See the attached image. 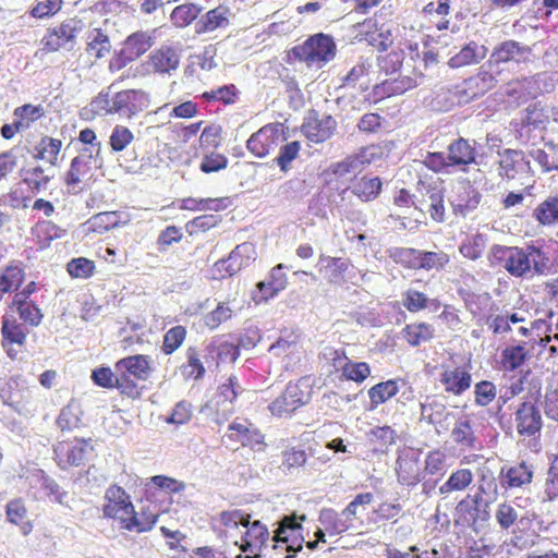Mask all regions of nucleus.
<instances>
[{"label":"nucleus","mask_w":558,"mask_h":558,"mask_svg":"<svg viewBox=\"0 0 558 558\" xmlns=\"http://www.w3.org/2000/svg\"><path fill=\"white\" fill-rule=\"evenodd\" d=\"M11 307L16 311L22 323L32 328L38 327L44 319L41 308L32 300H12Z\"/></svg>","instance_id":"obj_38"},{"label":"nucleus","mask_w":558,"mask_h":558,"mask_svg":"<svg viewBox=\"0 0 558 558\" xmlns=\"http://www.w3.org/2000/svg\"><path fill=\"white\" fill-rule=\"evenodd\" d=\"M180 64V54L171 46H161L150 52L147 59V65L154 73L169 74L178 69Z\"/></svg>","instance_id":"obj_21"},{"label":"nucleus","mask_w":558,"mask_h":558,"mask_svg":"<svg viewBox=\"0 0 558 558\" xmlns=\"http://www.w3.org/2000/svg\"><path fill=\"white\" fill-rule=\"evenodd\" d=\"M481 194L470 185L460 186L451 199V206L456 216L465 217L477 208Z\"/></svg>","instance_id":"obj_33"},{"label":"nucleus","mask_w":558,"mask_h":558,"mask_svg":"<svg viewBox=\"0 0 558 558\" xmlns=\"http://www.w3.org/2000/svg\"><path fill=\"white\" fill-rule=\"evenodd\" d=\"M371 373L372 369L368 363L355 362L348 359V362L344 364L343 373L340 375V379L361 385L371 376Z\"/></svg>","instance_id":"obj_60"},{"label":"nucleus","mask_w":558,"mask_h":558,"mask_svg":"<svg viewBox=\"0 0 558 558\" xmlns=\"http://www.w3.org/2000/svg\"><path fill=\"white\" fill-rule=\"evenodd\" d=\"M151 37L145 32H136L128 36L124 41V48L122 50V53H125L126 56L120 57V59L123 60L117 65L116 69L120 70L126 64V62L140 58L151 47Z\"/></svg>","instance_id":"obj_26"},{"label":"nucleus","mask_w":558,"mask_h":558,"mask_svg":"<svg viewBox=\"0 0 558 558\" xmlns=\"http://www.w3.org/2000/svg\"><path fill=\"white\" fill-rule=\"evenodd\" d=\"M257 258L256 247L251 242L236 245L226 258H220L210 268L213 280L230 278L248 267Z\"/></svg>","instance_id":"obj_5"},{"label":"nucleus","mask_w":558,"mask_h":558,"mask_svg":"<svg viewBox=\"0 0 558 558\" xmlns=\"http://www.w3.org/2000/svg\"><path fill=\"white\" fill-rule=\"evenodd\" d=\"M533 217L542 226L558 223V196H548L533 211Z\"/></svg>","instance_id":"obj_47"},{"label":"nucleus","mask_w":558,"mask_h":558,"mask_svg":"<svg viewBox=\"0 0 558 558\" xmlns=\"http://www.w3.org/2000/svg\"><path fill=\"white\" fill-rule=\"evenodd\" d=\"M448 159L451 167L470 166L476 160V149L468 140L459 137L448 146Z\"/></svg>","instance_id":"obj_31"},{"label":"nucleus","mask_w":558,"mask_h":558,"mask_svg":"<svg viewBox=\"0 0 558 558\" xmlns=\"http://www.w3.org/2000/svg\"><path fill=\"white\" fill-rule=\"evenodd\" d=\"M286 141L281 123H268L253 133L246 141L247 150L256 158H265Z\"/></svg>","instance_id":"obj_8"},{"label":"nucleus","mask_w":558,"mask_h":558,"mask_svg":"<svg viewBox=\"0 0 558 558\" xmlns=\"http://www.w3.org/2000/svg\"><path fill=\"white\" fill-rule=\"evenodd\" d=\"M515 428L522 437H534L541 432L543 421L539 410L532 402H522L514 412Z\"/></svg>","instance_id":"obj_16"},{"label":"nucleus","mask_w":558,"mask_h":558,"mask_svg":"<svg viewBox=\"0 0 558 558\" xmlns=\"http://www.w3.org/2000/svg\"><path fill=\"white\" fill-rule=\"evenodd\" d=\"M488 49L485 45L476 41H470L464 45L454 56H452L448 65L451 69H459L468 65L478 64L487 56Z\"/></svg>","instance_id":"obj_24"},{"label":"nucleus","mask_w":558,"mask_h":558,"mask_svg":"<svg viewBox=\"0 0 558 558\" xmlns=\"http://www.w3.org/2000/svg\"><path fill=\"white\" fill-rule=\"evenodd\" d=\"M302 144L299 141L288 142L279 147V153L274 159L279 169L287 173L292 168V162L299 157Z\"/></svg>","instance_id":"obj_53"},{"label":"nucleus","mask_w":558,"mask_h":558,"mask_svg":"<svg viewBox=\"0 0 558 558\" xmlns=\"http://www.w3.org/2000/svg\"><path fill=\"white\" fill-rule=\"evenodd\" d=\"M355 38L359 41L367 43L379 51H386L393 44L391 27L373 17L365 19L356 25Z\"/></svg>","instance_id":"obj_9"},{"label":"nucleus","mask_w":558,"mask_h":558,"mask_svg":"<svg viewBox=\"0 0 558 558\" xmlns=\"http://www.w3.org/2000/svg\"><path fill=\"white\" fill-rule=\"evenodd\" d=\"M202 8L194 3H183L175 7L171 14V23L179 28L191 25L201 14Z\"/></svg>","instance_id":"obj_51"},{"label":"nucleus","mask_w":558,"mask_h":558,"mask_svg":"<svg viewBox=\"0 0 558 558\" xmlns=\"http://www.w3.org/2000/svg\"><path fill=\"white\" fill-rule=\"evenodd\" d=\"M83 411L78 402L71 400L60 412L57 425L61 430H73L82 424Z\"/></svg>","instance_id":"obj_48"},{"label":"nucleus","mask_w":558,"mask_h":558,"mask_svg":"<svg viewBox=\"0 0 558 558\" xmlns=\"http://www.w3.org/2000/svg\"><path fill=\"white\" fill-rule=\"evenodd\" d=\"M435 302L416 289L409 288L402 293V305L410 313H418L429 307Z\"/></svg>","instance_id":"obj_56"},{"label":"nucleus","mask_w":558,"mask_h":558,"mask_svg":"<svg viewBox=\"0 0 558 558\" xmlns=\"http://www.w3.org/2000/svg\"><path fill=\"white\" fill-rule=\"evenodd\" d=\"M415 208L421 213H428L434 221L444 222L446 209L442 191L435 187L427 189L423 198L417 202V205H415Z\"/></svg>","instance_id":"obj_30"},{"label":"nucleus","mask_w":558,"mask_h":558,"mask_svg":"<svg viewBox=\"0 0 558 558\" xmlns=\"http://www.w3.org/2000/svg\"><path fill=\"white\" fill-rule=\"evenodd\" d=\"M287 287V276L282 271V265L275 266L269 274L267 281L257 283L258 294L255 296L256 302H266L276 296Z\"/></svg>","instance_id":"obj_27"},{"label":"nucleus","mask_w":558,"mask_h":558,"mask_svg":"<svg viewBox=\"0 0 558 558\" xmlns=\"http://www.w3.org/2000/svg\"><path fill=\"white\" fill-rule=\"evenodd\" d=\"M160 513L161 510L147 499L145 504L141 505L138 511L133 509L124 531L136 534L150 532L156 526Z\"/></svg>","instance_id":"obj_17"},{"label":"nucleus","mask_w":558,"mask_h":558,"mask_svg":"<svg viewBox=\"0 0 558 558\" xmlns=\"http://www.w3.org/2000/svg\"><path fill=\"white\" fill-rule=\"evenodd\" d=\"M447 460V453L440 448L428 451L424 460V473L430 476H444L448 470Z\"/></svg>","instance_id":"obj_50"},{"label":"nucleus","mask_w":558,"mask_h":558,"mask_svg":"<svg viewBox=\"0 0 558 558\" xmlns=\"http://www.w3.org/2000/svg\"><path fill=\"white\" fill-rule=\"evenodd\" d=\"M229 8L218 5L204 15L195 24V33L198 35L211 33L218 28H225L229 25Z\"/></svg>","instance_id":"obj_29"},{"label":"nucleus","mask_w":558,"mask_h":558,"mask_svg":"<svg viewBox=\"0 0 558 558\" xmlns=\"http://www.w3.org/2000/svg\"><path fill=\"white\" fill-rule=\"evenodd\" d=\"M25 280V269L21 262H11L0 271V286L11 293L17 291Z\"/></svg>","instance_id":"obj_40"},{"label":"nucleus","mask_w":558,"mask_h":558,"mask_svg":"<svg viewBox=\"0 0 558 558\" xmlns=\"http://www.w3.org/2000/svg\"><path fill=\"white\" fill-rule=\"evenodd\" d=\"M187 330L182 325L171 327L166 331L162 339L161 351L166 355L175 352L186 339Z\"/></svg>","instance_id":"obj_64"},{"label":"nucleus","mask_w":558,"mask_h":558,"mask_svg":"<svg viewBox=\"0 0 558 558\" xmlns=\"http://www.w3.org/2000/svg\"><path fill=\"white\" fill-rule=\"evenodd\" d=\"M489 260L492 265L501 266L508 274L517 278H523L531 274L526 246L496 244L490 250Z\"/></svg>","instance_id":"obj_6"},{"label":"nucleus","mask_w":558,"mask_h":558,"mask_svg":"<svg viewBox=\"0 0 558 558\" xmlns=\"http://www.w3.org/2000/svg\"><path fill=\"white\" fill-rule=\"evenodd\" d=\"M495 85V76L481 68L476 74L463 81V93L466 98H476L494 88Z\"/></svg>","instance_id":"obj_32"},{"label":"nucleus","mask_w":558,"mask_h":558,"mask_svg":"<svg viewBox=\"0 0 558 558\" xmlns=\"http://www.w3.org/2000/svg\"><path fill=\"white\" fill-rule=\"evenodd\" d=\"M423 474L424 470L418 453L412 449L399 451L396 460V475L400 485L416 486L423 480Z\"/></svg>","instance_id":"obj_12"},{"label":"nucleus","mask_w":558,"mask_h":558,"mask_svg":"<svg viewBox=\"0 0 558 558\" xmlns=\"http://www.w3.org/2000/svg\"><path fill=\"white\" fill-rule=\"evenodd\" d=\"M533 469L525 461L515 465L502 466L499 473L500 486L505 490L521 488L533 481Z\"/></svg>","instance_id":"obj_18"},{"label":"nucleus","mask_w":558,"mask_h":558,"mask_svg":"<svg viewBox=\"0 0 558 558\" xmlns=\"http://www.w3.org/2000/svg\"><path fill=\"white\" fill-rule=\"evenodd\" d=\"M62 147V142L59 138L43 136L34 147V158L44 160L51 166H54L58 160Z\"/></svg>","instance_id":"obj_43"},{"label":"nucleus","mask_w":558,"mask_h":558,"mask_svg":"<svg viewBox=\"0 0 558 558\" xmlns=\"http://www.w3.org/2000/svg\"><path fill=\"white\" fill-rule=\"evenodd\" d=\"M23 325L24 324L19 323L14 317H2V347L12 360L17 357V354L26 344L27 331Z\"/></svg>","instance_id":"obj_13"},{"label":"nucleus","mask_w":558,"mask_h":558,"mask_svg":"<svg viewBox=\"0 0 558 558\" xmlns=\"http://www.w3.org/2000/svg\"><path fill=\"white\" fill-rule=\"evenodd\" d=\"M486 247V239L482 233L468 236L459 246L460 254L470 260H477L482 257Z\"/></svg>","instance_id":"obj_62"},{"label":"nucleus","mask_w":558,"mask_h":558,"mask_svg":"<svg viewBox=\"0 0 558 558\" xmlns=\"http://www.w3.org/2000/svg\"><path fill=\"white\" fill-rule=\"evenodd\" d=\"M185 488V484L181 481H178L173 477H169L166 475H155L149 478L147 484L146 492L151 496H155L156 493L153 489H160L169 495L177 494L182 492Z\"/></svg>","instance_id":"obj_61"},{"label":"nucleus","mask_w":558,"mask_h":558,"mask_svg":"<svg viewBox=\"0 0 558 558\" xmlns=\"http://www.w3.org/2000/svg\"><path fill=\"white\" fill-rule=\"evenodd\" d=\"M527 355L529 352L523 344L506 347L500 355L501 368L508 372L515 371L525 363Z\"/></svg>","instance_id":"obj_46"},{"label":"nucleus","mask_w":558,"mask_h":558,"mask_svg":"<svg viewBox=\"0 0 558 558\" xmlns=\"http://www.w3.org/2000/svg\"><path fill=\"white\" fill-rule=\"evenodd\" d=\"M207 102L219 101L225 106L235 104L239 97V90L234 84L223 85L217 89L204 92L201 96Z\"/></svg>","instance_id":"obj_63"},{"label":"nucleus","mask_w":558,"mask_h":558,"mask_svg":"<svg viewBox=\"0 0 558 558\" xmlns=\"http://www.w3.org/2000/svg\"><path fill=\"white\" fill-rule=\"evenodd\" d=\"M110 51L111 41L104 29L95 27L86 33L84 52L92 62L109 56Z\"/></svg>","instance_id":"obj_23"},{"label":"nucleus","mask_w":558,"mask_h":558,"mask_svg":"<svg viewBox=\"0 0 558 558\" xmlns=\"http://www.w3.org/2000/svg\"><path fill=\"white\" fill-rule=\"evenodd\" d=\"M227 438L253 450H262L265 447V435L252 422L246 420L243 423L236 420L230 423Z\"/></svg>","instance_id":"obj_14"},{"label":"nucleus","mask_w":558,"mask_h":558,"mask_svg":"<svg viewBox=\"0 0 558 558\" xmlns=\"http://www.w3.org/2000/svg\"><path fill=\"white\" fill-rule=\"evenodd\" d=\"M93 451L92 439L74 438L60 441L54 447L56 459L61 468L83 464Z\"/></svg>","instance_id":"obj_10"},{"label":"nucleus","mask_w":558,"mask_h":558,"mask_svg":"<svg viewBox=\"0 0 558 558\" xmlns=\"http://www.w3.org/2000/svg\"><path fill=\"white\" fill-rule=\"evenodd\" d=\"M7 521L20 527L23 535L33 531V523L28 520V510L22 498H14L5 506Z\"/></svg>","instance_id":"obj_37"},{"label":"nucleus","mask_w":558,"mask_h":558,"mask_svg":"<svg viewBox=\"0 0 558 558\" xmlns=\"http://www.w3.org/2000/svg\"><path fill=\"white\" fill-rule=\"evenodd\" d=\"M90 159V155H80L72 159L70 169L64 177V183L68 187L75 189L78 184L85 183L92 178Z\"/></svg>","instance_id":"obj_36"},{"label":"nucleus","mask_w":558,"mask_h":558,"mask_svg":"<svg viewBox=\"0 0 558 558\" xmlns=\"http://www.w3.org/2000/svg\"><path fill=\"white\" fill-rule=\"evenodd\" d=\"M389 257L398 265L418 270L421 251L412 247H392L388 251Z\"/></svg>","instance_id":"obj_54"},{"label":"nucleus","mask_w":558,"mask_h":558,"mask_svg":"<svg viewBox=\"0 0 558 558\" xmlns=\"http://www.w3.org/2000/svg\"><path fill=\"white\" fill-rule=\"evenodd\" d=\"M319 521L324 531L330 535H338L348 531L352 525L351 522L342 514L333 509H325L320 512Z\"/></svg>","instance_id":"obj_44"},{"label":"nucleus","mask_w":558,"mask_h":558,"mask_svg":"<svg viewBox=\"0 0 558 558\" xmlns=\"http://www.w3.org/2000/svg\"><path fill=\"white\" fill-rule=\"evenodd\" d=\"M383 183L379 178L363 177L353 185L352 193L363 202L375 199L381 192Z\"/></svg>","instance_id":"obj_52"},{"label":"nucleus","mask_w":558,"mask_h":558,"mask_svg":"<svg viewBox=\"0 0 558 558\" xmlns=\"http://www.w3.org/2000/svg\"><path fill=\"white\" fill-rule=\"evenodd\" d=\"M244 527L245 532L241 536V542H235V544H239L243 553L251 554V556L246 558H257L260 556L263 547L270 538L268 529L258 520L252 523L248 521V524H245Z\"/></svg>","instance_id":"obj_15"},{"label":"nucleus","mask_w":558,"mask_h":558,"mask_svg":"<svg viewBox=\"0 0 558 558\" xmlns=\"http://www.w3.org/2000/svg\"><path fill=\"white\" fill-rule=\"evenodd\" d=\"M337 53V46L330 35L317 33L311 35L302 44L292 47L289 51L290 60H298L308 68H323L331 61Z\"/></svg>","instance_id":"obj_2"},{"label":"nucleus","mask_w":558,"mask_h":558,"mask_svg":"<svg viewBox=\"0 0 558 558\" xmlns=\"http://www.w3.org/2000/svg\"><path fill=\"white\" fill-rule=\"evenodd\" d=\"M526 251L531 274L546 276L558 272V242L537 240L527 244Z\"/></svg>","instance_id":"obj_7"},{"label":"nucleus","mask_w":558,"mask_h":558,"mask_svg":"<svg viewBox=\"0 0 558 558\" xmlns=\"http://www.w3.org/2000/svg\"><path fill=\"white\" fill-rule=\"evenodd\" d=\"M114 369L125 372L137 380H146L153 371L151 359L144 354L130 355L119 360Z\"/></svg>","instance_id":"obj_25"},{"label":"nucleus","mask_w":558,"mask_h":558,"mask_svg":"<svg viewBox=\"0 0 558 558\" xmlns=\"http://www.w3.org/2000/svg\"><path fill=\"white\" fill-rule=\"evenodd\" d=\"M305 515H284L271 537L272 549L283 558H294L304 544L303 521Z\"/></svg>","instance_id":"obj_4"},{"label":"nucleus","mask_w":558,"mask_h":558,"mask_svg":"<svg viewBox=\"0 0 558 558\" xmlns=\"http://www.w3.org/2000/svg\"><path fill=\"white\" fill-rule=\"evenodd\" d=\"M74 37L73 29L68 24L51 29L44 38L45 47L50 51H56L66 45Z\"/></svg>","instance_id":"obj_59"},{"label":"nucleus","mask_w":558,"mask_h":558,"mask_svg":"<svg viewBox=\"0 0 558 558\" xmlns=\"http://www.w3.org/2000/svg\"><path fill=\"white\" fill-rule=\"evenodd\" d=\"M399 381L401 378L388 379L372 386L368 391L369 410H376L379 405L386 403L399 392Z\"/></svg>","instance_id":"obj_34"},{"label":"nucleus","mask_w":558,"mask_h":558,"mask_svg":"<svg viewBox=\"0 0 558 558\" xmlns=\"http://www.w3.org/2000/svg\"><path fill=\"white\" fill-rule=\"evenodd\" d=\"M531 54V48L523 46L515 40H505L497 45L490 54L489 63L501 64L508 62L520 63L525 61Z\"/></svg>","instance_id":"obj_19"},{"label":"nucleus","mask_w":558,"mask_h":558,"mask_svg":"<svg viewBox=\"0 0 558 558\" xmlns=\"http://www.w3.org/2000/svg\"><path fill=\"white\" fill-rule=\"evenodd\" d=\"M93 104L98 112L131 119L148 109L150 96L143 89H123L113 94L101 93Z\"/></svg>","instance_id":"obj_1"},{"label":"nucleus","mask_w":558,"mask_h":558,"mask_svg":"<svg viewBox=\"0 0 558 558\" xmlns=\"http://www.w3.org/2000/svg\"><path fill=\"white\" fill-rule=\"evenodd\" d=\"M417 86L415 78L411 76H399L391 80H385L374 86V96L377 100L399 96Z\"/></svg>","instance_id":"obj_28"},{"label":"nucleus","mask_w":558,"mask_h":558,"mask_svg":"<svg viewBox=\"0 0 558 558\" xmlns=\"http://www.w3.org/2000/svg\"><path fill=\"white\" fill-rule=\"evenodd\" d=\"M63 233V229L48 220L37 222L33 228V235L41 248L48 247L51 241L61 238Z\"/></svg>","instance_id":"obj_49"},{"label":"nucleus","mask_w":558,"mask_h":558,"mask_svg":"<svg viewBox=\"0 0 558 558\" xmlns=\"http://www.w3.org/2000/svg\"><path fill=\"white\" fill-rule=\"evenodd\" d=\"M401 335L411 347H418L434 337V328L428 323H413L405 325Z\"/></svg>","instance_id":"obj_42"},{"label":"nucleus","mask_w":558,"mask_h":558,"mask_svg":"<svg viewBox=\"0 0 558 558\" xmlns=\"http://www.w3.org/2000/svg\"><path fill=\"white\" fill-rule=\"evenodd\" d=\"M132 502L130 494L120 485L111 484L106 489L102 504V515L108 519L112 514Z\"/></svg>","instance_id":"obj_35"},{"label":"nucleus","mask_w":558,"mask_h":558,"mask_svg":"<svg viewBox=\"0 0 558 558\" xmlns=\"http://www.w3.org/2000/svg\"><path fill=\"white\" fill-rule=\"evenodd\" d=\"M373 149H375V146L363 147L357 155L348 156L345 159L331 165L332 173L343 175L354 170L359 163L371 162L374 159V154L371 153Z\"/></svg>","instance_id":"obj_45"},{"label":"nucleus","mask_w":558,"mask_h":558,"mask_svg":"<svg viewBox=\"0 0 558 558\" xmlns=\"http://www.w3.org/2000/svg\"><path fill=\"white\" fill-rule=\"evenodd\" d=\"M65 269L72 279H89L96 272V265L87 257H74L66 263Z\"/></svg>","instance_id":"obj_57"},{"label":"nucleus","mask_w":558,"mask_h":558,"mask_svg":"<svg viewBox=\"0 0 558 558\" xmlns=\"http://www.w3.org/2000/svg\"><path fill=\"white\" fill-rule=\"evenodd\" d=\"M313 389L314 378L311 375L291 380L287 384L281 395L268 405V410L277 417L291 415L310 402Z\"/></svg>","instance_id":"obj_3"},{"label":"nucleus","mask_w":558,"mask_h":558,"mask_svg":"<svg viewBox=\"0 0 558 558\" xmlns=\"http://www.w3.org/2000/svg\"><path fill=\"white\" fill-rule=\"evenodd\" d=\"M450 437L461 451L476 449L478 439L473 429L470 415H462L454 422Z\"/></svg>","instance_id":"obj_22"},{"label":"nucleus","mask_w":558,"mask_h":558,"mask_svg":"<svg viewBox=\"0 0 558 558\" xmlns=\"http://www.w3.org/2000/svg\"><path fill=\"white\" fill-rule=\"evenodd\" d=\"M438 380L446 393L460 397L472 386L471 366L469 364L442 365Z\"/></svg>","instance_id":"obj_11"},{"label":"nucleus","mask_w":558,"mask_h":558,"mask_svg":"<svg viewBox=\"0 0 558 558\" xmlns=\"http://www.w3.org/2000/svg\"><path fill=\"white\" fill-rule=\"evenodd\" d=\"M336 126L337 122L331 116L310 117L302 124L301 131L308 141L319 144L331 137Z\"/></svg>","instance_id":"obj_20"},{"label":"nucleus","mask_w":558,"mask_h":558,"mask_svg":"<svg viewBox=\"0 0 558 558\" xmlns=\"http://www.w3.org/2000/svg\"><path fill=\"white\" fill-rule=\"evenodd\" d=\"M497 496L498 485L496 480L493 476H482L477 493L471 498L474 505V511H478L482 504H484V508L487 509L488 506L497 499ZM484 512L487 515V511L484 510Z\"/></svg>","instance_id":"obj_39"},{"label":"nucleus","mask_w":558,"mask_h":558,"mask_svg":"<svg viewBox=\"0 0 558 558\" xmlns=\"http://www.w3.org/2000/svg\"><path fill=\"white\" fill-rule=\"evenodd\" d=\"M318 359L324 362L325 366L330 368L329 374L331 375L338 372L342 374L349 357L344 350L327 347L319 353Z\"/></svg>","instance_id":"obj_58"},{"label":"nucleus","mask_w":558,"mask_h":558,"mask_svg":"<svg viewBox=\"0 0 558 558\" xmlns=\"http://www.w3.org/2000/svg\"><path fill=\"white\" fill-rule=\"evenodd\" d=\"M126 221L120 220L119 211H102L94 215L89 220V229L97 233L107 232L113 228L124 225Z\"/></svg>","instance_id":"obj_55"},{"label":"nucleus","mask_w":558,"mask_h":558,"mask_svg":"<svg viewBox=\"0 0 558 558\" xmlns=\"http://www.w3.org/2000/svg\"><path fill=\"white\" fill-rule=\"evenodd\" d=\"M473 482V473L470 469L454 470L447 481L439 486V494L441 496H449L454 492L465 490Z\"/></svg>","instance_id":"obj_41"}]
</instances>
